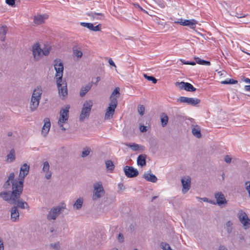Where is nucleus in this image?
<instances>
[{
    "label": "nucleus",
    "mask_w": 250,
    "mask_h": 250,
    "mask_svg": "<svg viewBox=\"0 0 250 250\" xmlns=\"http://www.w3.org/2000/svg\"><path fill=\"white\" fill-rule=\"evenodd\" d=\"M14 187V188H11V191L0 192V197L10 204L15 203V200L20 197L23 191V189L19 187Z\"/></svg>",
    "instance_id": "obj_1"
},
{
    "label": "nucleus",
    "mask_w": 250,
    "mask_h": 250,
    "mask_svg": "<svg viewBox=\"0 0 250 250\" xmlns=\"http://www.w3.org/2000/svg\"><path fill=\"white\" fill-rule=\"evenodd\" d=\"M65 208V206H58L52 208L47 215V219L49 221L56 220Z\"/></svg>",
    "instance_id": "obj_2"
},
{
    "label": "nucleus",
    "mask_w": 250,
    "mask_h": 250,
    "mask_svg": "<svg viewBox=\"0 0 250 250\" xmlns=\"http://www.w3.org/2000/svg\"><path fill=\"white\" fill-rule=\"evenodd\" d=\"M93 188L92 194L93 200L96 201L104 195L105 191L101 182L95 183L93 185Z\"/></svg>",
    "instance_id": "obj_3"
},
{
    "label": "nucleus",
    "mask_w": 250,
    "mask_h": 250,
    "mask_svg": "<svg viewBox=\"0 0 250 250\" xmlns=\"http://www.w3.org/2000/svg\"><path fill=\"white\" fill-rule=\"evenodd\" d=\"M29 165L24 164L21 165L20 168V171L19 175V182L17 184L19 185V187L23 189V185L24 178L28 175L29 171Z\"/></svg>",
    "instance_id": "obj_4"
},
{
    "label": "nucleus",
    "mask_w": 250,
    "mask_h": 250,
    "mask_svg": "<svg viewBox=\"0 0 250 250\" xmlns=\"http://www.w3.org/2000/svg\"><path fill=\"white\" fill-rule=\"evenodd\" d=\"M54 69L56 71L55 78L56 81L62 80L63 64L60 59H56L54 61Z\"/></svg>",
    "instance_id": "obj_5"
},
{
    "label": "nucleus",
    "mask_w": 250,
    "mask_h": 250,
    "mask_svg": "<svg viewBox=\"0 0 250 250\" xmlns=\"http://www.w3.org/2000/svg\"><path fill=\"white\" fill-rule=\"evenodd\" d=\"M92 105L93 102L91 100L86 101L84 103L80 116V121H83L85 118L89 117Z\"/></svg>",
    "instance_id": "obj_6"
},
{
    "label": "nucleus",
    "mask_w": 250,
    "mask_h": 250,
    "mask_svg": "<svg viewBox=\"0 0 250 250\" xmlns=\"http://www.w3.org/2000/svg\"><path fill=\"white\" fill-rule=\"evenodd\" d=\"M19 179H15V174L14 172L10 173L7 180L3 184V188L6 190H9L10 188H14V187H19V185L17 184Z\"/></svg>",
    "instance_id": "obj_7"
},
{
    "label": "nucleus",
    "mask_w": 250,
    "mask_h": 250,
    "mask_svg": "<svg viewBox=\"0 0 250 250\" xmlns=\"http://www.w3.org/2000/svg\"><path fill=\"white\" fill-rule=\"evenodd\" d=\"M117 100L113 99L112 101L110 102L109 106L106 109L104 116V119L105 120L110 119L113 117L115 112V109L117 107Z\"/></svg>",
    "instance_id": "obj_8"
},
{
    "label": "nucleus",
    "mask_w": 250,
    "mask_h": 250,
    "mask_svg": "<svg viewBox=\"0 0 250 250\" xmlns=\"http://www.w3.org/2000/svg\"><path fill=\"white\" fill-rule=\"evenodd\" d=\"M59 94L62 99L64 98L67 96V88L65 81H56Z\"/></svg>",
    "instance_id": "obj_9"
},
{
    "label": "nucleus",
    "mask_w": 250,
    "mask_h": 250,
    "mask_svg": "<svg viewBox=\"0 0 250 250\" xmlns=\"http://www.w3.org/2000/svg\"><path fill=\"white\" fill-rule=\"evenodd\" d=\"M32 54L34 59L36 61L40 60L42 56V50L40 47L39 43H36L32 46Z\"/></svg>",
    "instance_id": "obj_10"
},
{
    "label": "nucleus",
    "mask_w": 250,
    "mask_h": 250,
    "mask_svg": "<svg viewBox=\"0 0 250 250\" xmlns=\"http://www.w3.org/2000/svg\"><path fill=\"white\" fill-rule=\"evenodd\" d=\"M70 106L67 105L65 108H62L60 112V117L58 124L66 123L69 117V109Z\"/></svg>",
    "instance_id": "obj_11"
},
{
    "label": "nucleus",
    "mask_w": 250,
    "mask_h": 250,
    "mask_svg": "<svg viewBox=\"0 0 250 250\" xmlns=\"http://www.w3.org/2000/svg\"><path fill=\"white\" fill-rule=\"evenodd\" d=\"M125 175L128 178L137 177L139 174L138 170L132 167L125 166L124 167Z\"/></svg>",
    "instance_id": "obj_12"
},
{
    "label": "nucleus",
    "mask_w": 250,
    "mask_h": 250,
    "mask_svg": "<svg viewBox=\"0 0 250 250\" xmlns=\"http://www.w3.org/2000/svg\"><path fill=\"white\" fill-rule=\"evenodd\" d=\"M175 23H179L183 26H187L191 29H195L196 25L197 24V21L194 20H183L180 19V21H175Z\"/></svg>",
    "instance_id": "obj_13"
},
{
    "label": "nucleus",
    "mask_w": 250,
    "mask_h": 250,
    "mask_svg": "<svg viewBox=\"0 0 250 250\" xmlns=\"http://www.w3.org/2000/svg\"><path fill=\"white\" fill-rule=\"evenodd\" d=\"M238 218L240 222L244 227H249L250 226V219L245 212L240 211L238 212Z\"/></svg>",
    "instance_id": "obj_14"
},
{
    "label": "nucleus",
    "mask_w": 250,
    "mask_h": 250,
    "mask_svg": "<svg viewBox=\"0 0 250 250\" xmlns=\"http://www.w3.org/2000/svg\"><path fill=\"white\" fill-rule=\"evenodd\" d=\"M178 101L181 103H187L188 104L191 105H195L200 102V100L198 99L188 98L186 97H180L178 99Z\"/></svg>",
    "instance_id": "obj_15"
},
{
    "label": "nucleus",
    "mask_w": 250,
    "mask_h": 250,
    "mask_svg": "<svg viewBox=\"0 0 250 250\" xmlns=\"http://www.w3.org/2000/svg\"><path fill=\"white\" fill-rule=\"evenodd\" d=\"M182 184V192L187 193L190 188L191 180L189 176H185L181 179Z\"/></svg>",
    "instance_id": "obj_16"
},
{
    "label": "nucleus",
    "mask_w": 250,
    "mask_h": 250,
    "mask_svg": "<svg viewBox=\"0 0 250 250\" xmlns=\"http://www.w3.org/2000/svg\"><path fill=\"white\" fill-rule=\"evenodd\" d=\"M42 94V89L40 87L35 88L32 94L31 101L35 102L37 103H40V100Z\"/></svg>",
    "instance_id": "obj_17"
},
{
    "label": "nucleus",
    "mask_w": 250,
    "mask_h": 250,
    "mask_svg": "<svg viewBox=\"0 0 250 250\" xmlns=\"http://www.w3.org/2000/svg\"><path fill=\"white\" fill-rule=\"evenodd\" d=\"M86 15L90 18V20L93 21L97 22L98 21L102 20L104 18L103 14L101 13H96L93 12H88Z\"/></svg>",
    "instance_id": "obj_18"
},
{
    "label": "nucleus",
    "mask_w": 250,
    "mask_h": 250,
    "mask_svg": "<svg viewBox=\"0 0 250 250\" xmlns=\"http://www.w3.org/2000/svg\"><path fill=\"white\" fill-rule=\"evenodd\" d=\"M215 198L216 200V204L221 206L222 205L226 204L227 201L224 195L221 192H218L215 193Z\"/></svg>",
    "instance_id": "obj_19"
},
{
    "label": "nucleus",
    "mask_w": 250,
    "mask_h": 250,
    "mask_svg": "<svg viewBox=\"0 0 250 250\" xmlns=\"http://www.w3.org/2000/svg\"><path fill=\"white\" fill-rule=\"evenodd\" d=\"M50 165L47 161H45L43 164V167L42 168V171L44 172L45 177L47 179H50L52 176V172L49 170Z\"/></svg>",
    "instance_id": "obj_20"
},
{
    "label": "nucleus",
    "mask_w": 250,
    "mask_h": 250,
    "mask_svg": "<svg viewBox=\"0 0 250 250\" xmlns=\"http://www.w3.org/2000/svg\"><path fill=\"white\" fill-rule=\"evenodd\" d=\"M43 121L44 125L42 127V135L45 136L48 134L50 130L51 124L50 122V120L48 118H45L44 119Z\"/></svg>",
    "instance_id": "obj_21"
},
{
    "label": "nucleus",
    "mask_w": 250,
    "mask_h": 250,
    "mask_svg": "<svg viewBox=\"0 0 250 250\" xmlns=\"http://www.w3.org/2000/svg\"><path fill=\"white\" fill-rule=\"evenodd\" d=\"M80 24L83 27H87L91 31H100L101 30V24H99L95 26H94L93 24L91 23L81 22Z\"/></svg>",
    "instance_id": "obj_22"
},
{
    "label": "nucleus",
    "mask_w": 250,
    "mask_h": 250,
    "mask_svg": "<svg viewBox=\"0 0 250 250\" xmlns=\"http://www.w3.org/2000/svg\"><path fill=\"white\" fill-rule=\"evenodd\" d=\"M12 205H17L16 207L22 209L29 208L28 204L26 202L24 201L22 199H21V196H20L19 198L16 199L15 201V203H12Z\"/></svg>",
    "instance_id": "obj_23"
},
{
    "label": "nucleus",
    "mask_w": 250,
    "mask_h": 250,
    "mask_svg": "<svg viewBox=\"0 0 250 250\" xmlns=\"http://www.w3.org/2000/svg\"><path fill=\"white\" fill-rule=\"evenodd\" d=\"M11 219L13 222H17L19 219L20 214L17 207H13L10 209Z\"/></svg>",
    "instance_id": "obj_24"
},
{
    "label": "nucleus",
    "mask_w": 250,
    "mask_h": 250,
    "mask_svg": "<svg viewBox=\"0 0 250 250\" xmlns=\"http://www.w3.org/2000/svg\"><path fill=\"white\" fill-rule=\"evenodd\" d=\"M48 15L46 14L38 15L34 18V22L37 25L43 23L44 21L48 18Z\"/></svg>",
    "instance_id": "obj_25"
},
{
    "label": "nucleus",
    "mask_w": 250,
    "mask_h": 250,
    "mask_svg": "<svg viewBox=\"0 0 250 250\" xmlns=\"http://www.w3.org/2000/svg\"><path fill=\"white\" fill-rule=\"evenodd\" d=\"M151 170H149L147 173H145L143 174V177L147 181L156 183L158 180L157 178L155 175L151 174Z\"/></svg>",
    "instance_id": "obj_26"
},
{
    "label": "nucleus",
    "mask_w": 250,
    "mask_h": 250,
    "mask_svg": "<svg viewBox=\"0 0 250 250\" xmlns=\"http://www.w3.org/2000/svg\"><path fill=\"white\" fill-rule=\"evenodd\" d=\"M146 154L139 155L137 160V165L142 167L145 166L146 165Z\"/></svg>",
    "instance_id": "obj_27"
},
{
    "label": "nucleus",
    "mask_w": 250,
    "mask_h": 250,
    "mask_svg": "<svg viewBox=\"0 0 250 250\" xmlns=\"http://www.w3.org/2000/svg\"><path fill=\"white\" fill-rule=\"evenodd\" d=\"M192 134L197 137L200 138L201 137V134L200 131V128L198 125H193L191 129Z\"/></svg>",
    "instance_id": "obj_28"
},
{
    "label": "nucleus",
    "mask_w": 250,
    "mask_h": 250,
    "mask_svg": "<svg viewBox=\"0 0 250 250\" xmlns=\"http://www.w3.org/2000/svg\"><path fill=\"white\" fill-rule=\"evenodd\" d=\"M7 30V27L5 25L2 26L0 27V39L1 42H4L5 40V36Z\"/></svg>",
    "instance_id": "obj_29"
},
{
    "label": "nucleus",
    "mask_w": 250,
    "mask_h": 250,
    "mask_svg": "<svg viewBox=\"0 0 250 250\" xmlns=\"http://www.w3.org/2000/svg\"><path fill=\"white\" fill-rule=\"evenodd\" d=\"M92 87V84L88 83L86 85L83 86L80 92V95L81 97H83L85 94Z\"/></svg>",
    "instance_id": "obj_30"
},
{
    "label": "nucleus",
    "mask_w": 250,
    "mask_h": 250,
    "mask_svg": "<svg viewBox=\"0 0 250 250\" xmlns=\"http://www.w3.org/2000/svg\"><path fill=\"white\" fill-rule=\"evenodd\" d=\"M83 202V199L82 197L78 198L74 203L73 208L76 210L80 209L82 208Z\"/></svg>",
    "instance_id": "obj_31"
},
{
    "label": "nucleus",
    "mask_w": 250,
    "mask_h": 250,
    "mask_svg": "<svg viewBox=\"0 0 250 250\" xmlns=\"http://www.w3.org/2000/svg\"><path fill=\"white\" fill-rule=\"evenodd\" d=\"M161 125L163 127L166 126L168 123V117L166 113H162L160 115Z\"/></svg>",
    "instance_id": "obj_32"
},
{
    "label": "nucleus",
    "mask_w": 250,
    "mask_h": 250,
    "mask_svg": "<svg viewBox=\"0 0 250 250\" xmlns=\"http://www.w3.org/2000/svg\"><path fill=\"white\" fill-rule=\"evenodd\" d=\"M126 146L131 148L134 151H137L139 149L143 150L145 148L144 146L135 143L126 144Z\"/></svg>",
    "instance_id": "obj_33"
},
{
    "label": "nucleus",
    "mask_w": 250,
    "mask_h": 250,
    "mask_svg": "<svg viewBox=\"0 0 250 250\" xmlns=\"http://www.w3.org/2000/svg\"><path fill=\"white\" fill-rule=\"evenodd\" d=\"M73 52L74 55L78 59L81 58L83 56V53L81 49L78 46H75L73 47Z\"/></svg>",
    "instance_id": "obj_34"
},
{
    "label": "nucleus",
    "mask_w": 250,
    "mask_h": 250,
    "mask_svg": "<svg viewBox=\"0 0 250 250\" xmlns=\"http://www.w3.org/2000/svg\"><path fill=\"white\" fill-rule=\"evenodd\" d=\"M120 95V88L118 87H116L111 93L110 97V101H112L113 99L117 100V98Z\"/></svg>",
    "instance_id": "obj_35"
},
{
    "label": "nucleus",
    "mask_w": 250,
    "mask_h": 250,
    "mask_svg": "<svg viewBox=\"0 0 250 250\" xmlns=\"http://www.w3.org/2000/svg\"><path fill=\"white\" fill-rule=\"evenodd\" d=\"M7 161L11 163L15 160V152L14 149L10 150L9 153L7 155Z\"/></svg>",
    "instance_id": "obj_36"
},
{
    "label": "nucleus",
    "mask_w": 250,
    "mask_h": 250,
    "mask_svg": "<svg viewBox=\"0 0 250 250\" xmlns=\"http://www.w3.org/2000/svg\"><path fill=\"white\" fill-rule=\"evenodd\" d=\"M232 225L233 224L230 221L226 222L225 224V229L228 234H230L232 232Z\"/></svg>",
    "instance_id": "obj_37"
},
{
    "label": "nucleus",
    "mask_w": 250,
    "mask_h": 250,
    "mask_svg": "<svg viewBox=\"0 0 250 250\" xmlns=\"http://www.w3.org/2000/svg\"><path fill=\"white\" fill-rule=\"evenodd\" d=\"M91 151V149L89 147H85L83 148V151L82 152L81 157L82 158H85L86 156H88L90 154V152Z\"/></svg>",
    "instance_id": "obj_38"
},
{
    "label": "nucleus",
    "mask_w": 250,
    "mask_h": 250,
    "mask_svg": "<svg viewBox=\"0 0 250 250\" xmlns=\"http://www.w3.org/2000/svg\"><path fill=\"white\" fill-rule=\"evenodd\" d=\"M106 168L107 170L112 171L115 167V166L111 160H107L105 162Z\"/></svg>",
    "instance_id": "obj_39"
},
{
    "label": "nucleus",
    "mask_w": 250,
    "mask_h": 250,
    "mask_svg": "<svg viewBox=\"0 0 250 250\" xmlns=\"http://www.w3.org/2000/svg\"><path fill=\"white\" fill-rule=\"evenodd\" d=\"M195 60H196V62L199 64L205 65H210V62L209 61H207L205 60H202L198 57H195Z\"/></svg>",
    "instance_id": "obj_40"
},
{
    "label": "nucleus",
    "mask_w": 250,
    "mask_h": 250,
    "mask_svg": "<svg viewBox=\"0 0 250 250\" xmlns=\"http://www.w3.org/2000/svg\"><path fill=\"white\" fill-rule=\"evenodd\" d=\"M39 104L35 102L30 101L29 108L31 112L35 111L37 110L39 106Z\"/></svg>",
    "instance_id": "obj_41"
},
{
    "label": "nucleus",
    "mask_w": 250,
    "mask_h": 250,
    "mask_svg": "<svg viewBox=\"0 0 250 250\" xmlns=\"http://www.w3.org/2000/svg\"><path fill=\"white\" fill-rule=\"evenodd\" d=\"M185 90L189 92H194L196 90V88L190 83H187L186 84Z\"/></svg>",
    "instance_id": "obj_42"
},
{
    "label": "nucleus",
    "mask_w": 250,
    "mask_h": 250,
    "mask_svg": "<svg viewBox=\"0 0 250 250\" xmlns=\"http://www.w3.org/2000/svg\"><path fill=\"white\" fill-rule=\"evenodd\" d=\"M49 246L53 249L55 250H59L61 248L60 244L59 242L51 243Z\"/></svg>",
    "instance_id": "obj_43"
},
{
    "label": "nucleus",
    "mask_w": 250,
    "mask_h": 250,
    "mask_svg": "<svg viewBox=\"0 0 250 250\" xmlns=\"http://www.w3.org/2000/svg\"><path fill=\"white\" fill-rule=\"evenodd\" d=\"M144 77L148 81H152L153 83H156L157 82V80L152 76H147L146 74H144Z\"/></svg>",
    "instance_id": "obj_44"
},
{
    "label": "nucleus",
    "mask_w": 250,
    "mask_h": 250,
    "mask_svg": "<svg viewBox=\"0 0 250 250\" xmlns=\"http://www.w3.org/2000/svg\"><path fill=\"white\" fill-rule=\"evenodd\" d=\"M160 247L163 250H171V249L169 245L165 242H162Z\"/></svg>",
    "instance_id": "obj_45"
},
{
    "label": "nucleus",
    "mask_w": 250,
    "mask_h": 250,
    "mask_svg": "<svg viewBox=\"0 0 250 250\" xmlns=\"http://www.w3.org/2000/svg\"><path fill=\"white\" fill-rule=\"evenodd\" d=\"M187 83L181 82H176L175 83V85L177 86H179L180 89H185L186 87V84Z\"/></svg>",
    "instance_id": "obj_46"
},
{
    "label": "nucleus",
    "mask_w": 250,
    "mask_h": 250,
    "mask_svg": "<svg viewBox=\"0 0 250 250\" xmlns=\"http://www.w3.org/2000/svg\"><path fill=\"white\" fill-rule=\"evenodd\" d=\"M237 81L230 79L229 80H225L221 82L223 84H235L237 83Z\"/></svg>",
    "instance_id": "obj_47"
},
{
    "label": "nucleus",
    "mask_w": 250,
    "mask_h": 250,
    "mask_svg": "<svg viewBox=\"0 0 250 250\" xmlns=\"http://www.w3.org/2000/svg\"><path fill=\"white\" fill-rule=\"evenodd\" d=\"M42 56H47L49 54L51 49L50 47H44L43 49H42Z\"/></svg>",
    "instance_id": "obj_48"
},
{
    "label": "nucleus",
    "mask_w": 250,
    "mask_h": 250,
    "mask_svg": "<svg viewBox=\"0 0 250 250\" xmlns=\"http://www.w3.org/2000/svg\"><path fill=\"white\" fill-rule=\"evenodd\" d=\"M145 110V108L143 105H140L138 108V111L141 116H143L144 114Z\"/></svg>",
    "instance_id": "obj_49"
},
{
    "label": "nucleus",
    "mask_w": 250,
    "mask_h": 250,
    "mask_svg": "<svg viewBox=\"0 0 250 250\" xmlns=\"http://www.w3.org/2000/svg\"><path fill=\"white\" fill-rule=\"evenodd\" d=\"M245 185H246V188L248 191L249 196L250 197V181L246 182Z\"/></svg>",
    "instance_id": "obj_50"
},
{
    "label": "nucleus",
    "mask_w": 250,
    "mask_h": 250,
    "mask_svg": "<svg viewBox=\"0 0 250 250\" xmlns=\"http://www.w3.org/2000/svg\"><path fill=\"white\" fill-rule=\"evenodd\" d=\"M180 61L182 62V63L183 64H190V65H195L196 64V62H186V61H184L183 60H182L181 59Z\"/></svg>",
    "instance_id": "obj_51"
},
{
    "label": "nucleus",
    "mask_w": 250,
    "mask_h": 250,
    "mask_svg": "<svg viewBox=\"0 0 250 250\" xmlns=\"http://www.w3.org/2000/svg\"><path fill=\"white\" fill-rule=\"evenodd\" d=\"M146 126L144 125H140L139 129L141 132H146L147 131Z\"/></svg>",
    "instance_id": "obj_52"
},
{
    "label": "nucleus",
    "mask_w": 250,
    "mask_h": 250,
    "mask_svg": "<svg viewBox=\"0 0 250 250\" xmlns=\"http://www.w3.org/2000/svg\"><path fill=\"white\" fill-rule=\"evenodd\" d=\"M118 240L119 242L122 243L124 241V237L123 234L120 233L118 237Z\"/></svg>",
    "instance_id": "obj_53"
},
{
    "label": "nucleus",
    "mask_w": 250,
    "mask_h": 250,
    "mask_svg": "<svg viewBox=\"0 0 250 250\" xmlns=\"http://www.w3.org/2000/svg\"><path fill=\"white\" fill-rule=\"evenodd\" d=\"M15 0H6V3L10 6H13L15 5Z\"/></svg>",
    "instance_id": "obj_54"
},
{
    "label": "nucleus",
    "mask_w": 250,
    "mask_h": 250,
    "mask_svg": "<svg viewBox=\"0 0 250 250\" xmlns=\"http://www.w3.org/2000/svg\"><path fill=\"white\" fill-rule=\"evenodd\" d=\"M233 16H235L237 17V18H242L245 17V15H244L242 13H236L235 15H232Z\"/></svg>",
    "instance_id": "obj_55"
},
{
    "label": "nucleus",
    "mask_w": 250,
    "mask_h": 250,
    "mask_svg": "<svg viewBox=\"0 0 250 250\" xmlns=\"http://www.w3.org/2000/svg\"><path fill=\"white\" fill-rule=\"evenodd\" d=\"M224 160L227 163L229 164L231 162V158L229 155H226L224 158Z\"/></svg>",
    "instance_id": "obj_56"
},
{
    "label": "nucleus",
    "mask_w": 250,
    "mask_h": 250,
    "mask_svg": "<svg viewBox=\"0 0 250 250\" xmlns=\"http://www.w3.org/2000/svg\"><path fill=\"white\" fill-rule=\"evenodd\" d=\"M134 6L136 8H139L140 10L143 11L146 13H147L145 10L143 9L138 3L134 4Z\"/></svg>",
    "instance_id": "obj_57"
},
{
    "label": "nucleus",
    "mask_w": 250,
    "mask_h": 250,
    "mask_svg": "<svg viewBox=\"0 0 250 250\" xmlns=\"http://www.w3.org/2000/svg\"><path fill=\"white\" fill-rule=\"evenodd\" d=\"M0 250H4V245L2 240L0 238Z\"/></svg>",
    "instance_id": "obj_58"
},
{
    "label": "nucleus",
    "mask_w": 250,
    "mask_h": 250,
    "mask_svg": "<svg viewBox=\"0 0 250 250\" xmlns=\"http://www.w3.org/2000/svg\"><path fill=\"white\" fill-rule=\"evenodd\" d=\"M108 62L109 63V64L110 65H112V66H113L114 67H116V65L114 62L113 61V60H112V59L110 58L109 60H108Z\"/></svg>",
    "instance_id": "obj_59"
},
{
    "label": "nucleus",
    "mask_w": 250,
    "mask_h": 250,
    "mask_svg": "<svg viewBox=\"0 0 250 250\" xmlns=\"http://www.w3.org/2000/svg\"><path fill=\"white\" fill-rule=\"evenodd\" d=\"M118 188L120 189V190H124L125 189V187L124 186L123 184H122V183H120V184H118Z\"/></svg>",
    "instance_id": "obj_60"
},
{
    "label": "nucleus",
    "mask_w": 250,
    "mask_h": 250,
    "mask_svg": "<svg viewBox=\"0 0 250 250\" xmlns=\"http://www.w3.org/2000/svg\"><path fill=\"white\" fill-rule=\"evenodd\" d=\"M201 200H203L204 202H210V200H208V198H206V197H204V198H200Z\"/></svg>",
    "instance_id": "obj_61"
},
{
    "label": "nucleus",
    "mask_w": 250,
    "mask_h": 250,
    "mask_svg": "<svg viewBox=\"0 0 250 250\" xmlns=\"http://www.w3.org/2000/svg\"><path fill=\"white\" fill-rule=\"evenodd\" d=\"M63 124L64 123H62L61 124H58V125L60 126V127L62 130L65 131L66 130V129L63 126Z\"/></svg>",
    "instance_id": "obj_62"
},
{
    "label": "nucleus",
    "mask_w": 250,
    "mask_h": 250,
    "mask_svg": "<svg viewBox=\"0 0 250 250\" xmlns=\"http://www.w3.org/2000/svg\"><path fill=\"white\" fill-rule=\"evenodd\" d=\"M245 89L247 91H250V85H245Z\"/></svg>",
    "instance_id": "obj_63"
},
{
    "label": "nucleus",
    "mask_w": 250,
    "mask_h": 250,
    "mask_svg": "<svg viewBox=\"0 0 250 250\" xmlns=\"http://www.w3.org/2000/svg\"><path fill=\"white\" fill-rule=\"evenodd\" d=\"M244 82H245L246 83H250V79L249 78H245L244 79Z\"/></svg>",
    "instance_id": "obj_64"
}]
</instances>
